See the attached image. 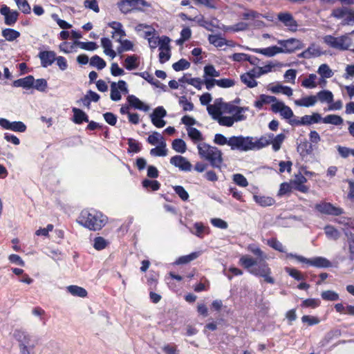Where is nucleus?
Listing matches in <instances>:
<instances>
[{
  "instance_id": "obj_1",
  "label": "nucleus",
  "mask_w": 354,
  "mask_h": 354,
  "mask_svg": "<svg viewBox=\"0 0 354 354\" xmlns=\"http://www.w3.org/2000/svg\"><path fill=\"white\" fill-rule=\"evenodd\" d=\"M239 263L251 274L263 278L265 282L270 284L275 283L274 279L271 275V268L266 261L263 260L257 261L249 255H243L239 259Z\"/></svg>"
},
{
  "instance_id": "obj_2",
  "label": "nucleus",
  "mask_w": 354,
  "mask_h": 354,
  "mask_svg": "<svg viewBox=\"0 0 354 354\" xmlns=\"http://www.w3.org/2000/svg\"><path fill=\"white\" fill-rule=\"evenodd\" d=\"M77 223L92 231L101 230L106 224V217L102 212L94 209H84L81 211Z\"/></svg>"
},
{
  "instance_id": "obj_3",
  "label": "nucleus",
  "mask_w": 354,
  "mask_h": 354,
  "mask_svg": "<svg viewBox=\"0 0 354 354\" xmlns=\"http://www.w3.org/2000/svg\"><path fill=\"white\" fill-rule=\"evenodd\" d=\"M199 156L207 160L214 168L221 169L223 162V153L216 147H213L206 142L199 143L197 145Z\"/></svg>"
},
{
  "instance_id": "obj_4",
  "label": "nucleus",
  "mask_w": 354,
  "mask_h": 354,
  "mask_svg": "<svg viewBox=\"0 0 354 354\" xmlns=\"http://www.w3.org/2000/svg\"><path fill=\"white\" fill-rule=\"evenodd\" d=\"M272 138H273V133H272L263 135L256 140H254V138L250 136H243L242 151L261 149L270 145Z\"/></svg>"
},
{
  "instance_id": "obj_5",
  "label": "nucleus",
  "mask_w": 354,
  "mask_h": 354,
  "mask_svg": "<svg viewBox=\"0 0 354 354\" xmlns=\"http://www.w3.org/2000/svg\"><path fill=\"white\" fill-rule=\"evenodd\" d=\"M243 136H231L228 139L221 133H216L214 136V142L218 145H227L231 150H238L242 151Z\"/></svg>"
},
{
  "instance_id": "obj_6",
  "label": "nucleus",
  "mask_w": 354,
  "mask_h": 354,
  "mask_svg": "<svg viewBox=\"0 0 354 354\" xmlns=\"http://www.w3.org/2000/svg\"><path fill=\"white\" fill-rule=\"evenodd\" d=\"M286 257L295 259L299 262L305 263L309 266L316 268H329L331 266V263L327 259L322 257H317L313 259H307L303 256L293 254L292 253L287 254Z\"/></svg>"
},
{
  "instance_id": "obj_7",
  "label": "nucleus",
  "mask_w": 354,
  "mask_h": 354,
  "mask_svg": "<svg viewBox=\"0 0 354 354\" xmlns=\"http://www.w3.org/2000/svg\"><path fill=\"white\" fill-rule=\"evenodd\" d=\"M117 6L120 11L126 15L133 10H142L148 3L145 0H120Z\"/></svg>"
},
{
  "instance_id": "obj_8",
  "label": "nucleus",
  "mask_w": 354,
  "mask_h": 354,
  "mask_svg": "<svg viewBox=\"0 0 354 354\" xmlns=\"http://www.w3.org/2000/svg\"><path fill=\"white\" fill-rule=\"evenodd\" d=\"M315 209L319 213L328 216H338L344 213V209L331 203L322 201L315 205Z\"/></svg>"
},
{
  "instance_id": "obj_9",
  "label": "nucleus",
  "mask_w": 354,
  "mask_h": 354,
  "mask_svg": "<svg viewBox=\"0 0 354 354\" xmlns=\"http://www.w3.org/2000/svg\"><path fill=\"white\" fill-rule=\"evenodd\" d=\"M277 43L280 45L279 47L282 50V53H291L304 47V43L295 38L281 39Z\"/></svg>"
},
{
  "instance_id": "obj_10",
  "label": "nucleus",
  "mask_w": 354,
  "mask_h": 354,
  "mask_svg": "<svg viewBox=\"0 0 354 354\" xmlns=\"http://www.w3.org/2000/svg\"><path fill=\"white\" fill-rule=\"evenodd\" d=\"M47 85V82L44 78L35 80L32 75L24 77V88L26 89L35 88L39 91H44Z\"/></svg>"
},
{
  "instance_id": "obj_11",
  "label": "nucleus",
  "mask_w": 354,
  "mask_h": 354,
  "mask_svg": "<svg viewBox=\"0 0 354 354\" xmlns=\"http://www.w3.org/2000/svg\"><path fill=\"white\" fill-rule=\"evenodd\" d=\"M347 37L346 36H341L335 37L333 35H326L324 37V41L330 47L339 50L348 49V45L345 43Z\"/></svg>"
},
{
  "instance_id": "obj_12",
  "label": "nucleus",
  "mask_w": 354,
  "mask_h": 354,
  "mask_svg": "<svg viewBox=\"0 0 354 354\" xmlns=\"http://www.w3.org/2000/svg\"><path fill=\"white\" fill-rule=\"evenodd\" d=\"M290 182L292 186L293 189L304 194L308 192L309 187L305 185V183L307 182V178L300 172L298 174H296L295 179L291 180Z\"/></svg>"
},
{
  "instance_id": "obj_13",
  "label": "nucleus",
  "mask_w": 354,
  "mask_h": 354,
  "mask_svg": "<svg viewBox=\"0 0 354 354\" xmlns=\"http://www.w3.org/2000/svg\"><path fill=\"white\" fill-rule=\"evenodd\" d=\"M170 163L184 171H190L192 168L190 162L188 161L186 158L180 155H176L171 157L170 158Z\"/></svg>"
},
{
  "instance_id": "obj_14",
  "label": "nucleus",
  "mask_w": 354,
  "mask_h": 354,
  "mask_svg": "<svg viewBox=\"0 0 354 354\" xmlns=\"http://www.w3.org/2000/svg\"><path fill=\"white\" fill-rule=\"evenodd\" d=\"M277 19L282 22L285 26L288 27L290 30L293 32L297 30L298 24L290 13L280 12L277 15Z\"/></svg>"
},
{
  "instance_id": "obj_15",
  "label": "nucleus",
  "mask_w": 354,
  "mask_h": 354,
  "mask_svg": "<svg viewBox=\"0 0 354 354\" xmlns=\"http://www.w3.org/2000/svg\"><path fill=\"white\" fill-rule=\"evenodd\" d=\"M38 57L41 66L47 68L55 62L56 53L53 50H42L39 53Z\"/></svg>"
},
{
  "instance_id": "obj_16",
  "label": "nucleus",
  "mask_w": 354,
  "mask_h": 354,
  "mask_svg": "<svg viewBox=\"0 0 354 354\" xmlns=\"http://www.w3.org/2000/svg\"><path fill=\"white\" fill-rule=\"evenodd\" d=\"M0 13L5 17V23L7 25L13 24L17 19L18 12L12 11L6 5H2Z\"/></svg>"
},
{
  "instance_id": "obj_17",
  "label": "nucleus",
  "mask_w": 354,
  "mask_h": 354,
  "mask_svg": "<svg viewBox=\"0 0 354 354\" xmlns=\"http://www.w3.org/2000/svg\"><path fill=\"white\" fill-rule=\"evenodd\" d=\"M254 72L255 68H253L249 72L245 73L241 75V82L248 88H254L258 84V82L255 80V78L259 77V76H257V75L252 73Z\"/></svg>"
},
{
  "instance_id": "obj_18",
  "label": "nucleus",
  "mask_w": 354,
  "mask_h": 354,
  "mask_svg": "<svg viewBox=\"0 0 354 354\" xmlns=\"http://www.w3.org/2000/svg\"><path fill=\"white\" fill-rule=\"evenodd\" d=\"M38 344V339L29 335L24 336V354H35V347Z\"/></svg>"
},
{
  "instance_id": "obj_19",
  "label": "nucleus",
  "mask_w": 354,
  "mask_h": 354,
  "mask_svg": "<svg viewBox=\"0 0 354 354\" xmlns=\"http://www.w3.org/2000/svg\"><path fill=\"white\" fill-rule=\"evenodd\" d=\"M297 150L303 158L311 154L313 151V147L312 143L307 140L301 141L297 147Z\"/></svg>"
},
{
  "instance_id": "obj_20",
  "label": "nucleus",
  "mask_w": 354,
  "mask_h": 354,
  "mask_svg": "<svg viewBox=\"0 0 354 354\" xmlns=\"http://www.w3.org/2000/svg\"><path fill=\"white\" fill-rule=\"evenodd\" d=\"M73 113V122L77 124H81L84 122H88V116L86 113L80 109L73 107L72 109Z\"/></svg>"
},
{
  "instance_id": "obj_21",
  "label": "nucleus",
  "mask_w": 354,
  "mask_h": 354,
  "mask_svg": "<svg viewBox=\"0 0 354 354\" xmlns=\"http://www.w3.org/2000/svg\"><path fill=\"white\" fill-rule=\"evenodd\" d=\"M127 102L129 105L136 109L148 111L149 109V106L145 104H144L141 100H140L136 96L133 95H130L127 98Z\"/></svg>"
},
{
  "instance_id": "obj_22",
  "label": "nucleus",
  "mask_w": 354,
  "mask_h": 354,
  "mask_svg": "<svg viewBox=\"0 0 354 354\" xmlns=\"http://www.w3.org/2000/svg\"><path fill=\"white\" fill-rule=\"evenodd\" d=\"M252 50L268 57H272L278 53H282V50L279 46H272L265 48H255Z\"/></svg>"
},
{
  "instance_id": "obj_23",
  "label": "nucleus",
  "mask_w": 354,
  "mask_h": 354,
  "mask_svg": "<svg viewBox=\"0 0 354 354\" xmlns=\"http://www.w3.org/2000/svg\"><path fill=\"white\" fill-rule=\"evenodd\" d=\"M276 101L277 97L274 96L261 94L259 95V99L254 102V106L258 109H261L264 104L273 103Z\"/></svg>"
},
{
  "instance_id": "obj_24",
  "label": "nucleus",
  "mask_w": 354,
  "mask_h": 354,
  "mask_svg": "<svg viewBox=\"0 0 354 354\" xmlns=\"http://www.w3.org/2000/svg\"><path fill=\"white\" fill-rule=\"evenodd\" d=\"M317 102V97L310 95L296 100L295 104L299 106L310 107L314 106Z\"/></svg>"
},
{
  "instance_id": "obj_25",
  "label": "nucleus",
  "mask_w": 354,
  "mask_h": 354,
  "mask_svg": "<svg viewBox=\"0 0 354 354\" xmlns=\"http://www.w3.org/2000/svg\"><path fill=\"white\" fill-rule=\"evenodd\" d=\"M225 108L227 110L229 113H232L235 111V113L232 117L234 118V122L243 120L245 117L241 114L243 112V108L239 106H236L234 105H229L227 104H225Z\"/></svg>"
},
{
  "instance_id": "obj_26",
  "label": "nucleus",
  "mask_w": 354,
  "mask_h": 354,
  "mask_svg": "<svg viewBox=\"0 0 354 354\" xmlns=\"http://www.w3.org/2000/svg\"><path fill=\"white\" fill-rule=\"evenodd\" d=\"M66 288L67 291L75 297L85 298L88 295L87 290L85 288L78 286L71 285L68 286Z\"/></svg>"
},
{
  "instance_id": "obj_27",
  "label": "nucleus",
  "mask_w": 354,
  "mask_h": 354,
  "mask_svg": "<svg viewBox=\"0 0 354 354\" xmlns=\"http://www.w3.org/2000/svg\"><path fill=\"white\" fill-rule=\"evenodd\" d=\"M101 45L104 48V53L112 59L116 56V53L112 49V43L109 38L101 39Z\"/></svg>"
},
{
  "instance_id": "obj_28",
  "label": "nucleus",
  "mask_w": 354,
  "mask_h": 354,
  "mask_svg": "<svg viewBox=\"0 0 354 354\" xmlns=\"http://www.w3.org/2000/svg\"><path fill=\"white\" fill-rule=\"evenodd\" d=\"M269 90L273 93H281L288 97L292 95V89L288 86H283L281 84H277L269 88Z\"/></svg>"
},
{
  "instance_id": "obj_29",
  "label": "nucleus",
  "mask_w": 354,
  "mask_h": 354,
  "mask_svg": "<svg viewBox=\"0 0 354 354\" xmlns=\"http://www.w3.org/2000/svg\"><path fill=\"white\" fill-rule=\"evenodd\" d=\"M187 134L189 138L194 143H197L198 142H201L204 140V138L201 133V132L195 127H188L187 129Z\"/></svg>"
},
{
  "instance_id": "obj_30",
  "label": "nucleus",
  "mask_w": 354,
  "mask_h": 354,
  "mask_svg": "<svg viewBox=\"0 0 354 354\" xmlns=\"http://www.w3.org/2000/svg\"><path fill=\"white\" fill-rule=\"evenodd\" d=\"M334 308L337 313L354 316V306L347 305L344 306L342 303L335 304Z\"/></svg>"
},
{
  "instance_id": "obj_31",
  "label": "nucleus",
  "mask_w": 354,
  "mask_h": 354,
  "mask_svg": "<svg viewBox=\"0 0 354 354\" xmlns=\"http://www.w3.org/2000/svg\"><path fill=\"white\" fill-rule=\"evenodd\" d=\"M254 199L257 203L262 207L271 206L275 203V200L270 196L254 195Z\"/></svg>"
},
{
  "instance_id": "obj_32",
  "label": "nucleus",
  "mask_w": 354,
  "mask_h": 354,
  "mask_svg": "<svg viewBox=\"0 0 354 354\" xmlns=\"http://www.w3.org/2000/svg\"><path fill=\"white\" fill-rule=\"evenodd\" d=\"M194 227L196 231H192V233L200 239H203L205 234H209V227H205L201 222L195 223Z\"/></svg>"
},
{
  "instance_id": "obj_33",
  "label": "nucleus",
  "mask_w": 354,
  "mask_h": 354,
  "mask_svg": "<svg viewBox=\"0 0 354 354\" xmlns=\"http://www.w3.org/2000/svg\"><path fill=\"white\" fill-rule=\"evenodd\" d=\"M208 41L216 48L222 47L227 44V40L220 35H209L208 36Z\"/></svg>"
},
{
  "instance_id": "obj_34",
  "label": "nucleus",
  "mask_w": 354,
  "mask_h": 354,
  "mask_svg": "<svg viewBox=\"0 0 354 354\" xmlns=\"http://www.w3.org/2000/svg\"><path fill=\"white\" fill-rule=\"evenodd\" d=\"M159 50H160L159 53V62L161 64H164L167 62L171 57L170 53V47H165L164 44H160L159 46Z\"/></svg>"
},
{
  "instance_id": "obj_35",
  "label": "nucleus",
  "mask_w": 354,
  "mask_h": 354,
  "mask_svg": "<svg viewBox=\"0 0 354 354\" xmlns=\"http://www.w3.org/2000/svg\"><path fill=\"white\" fill-rule=\"evenodd\" d=\"M150 154L154 156H165L167 154L166 143L164 140L160 142V145L150 150Z\"/></svg>"
},
{
  "instance_id": "obj_36",
  "label": "nucleus",
  "mask_w": 354,
  "mask_h": 354,
  "mask_svg": "<svg viewBox=\"0 0 354 354\" xmlns=\"http://www.w3.org/2000/svg\"><path fill=\"white\" fill-rule=\"evenodd\" d=\"M138 57L136 55L128 56L124 60V66L129 70L131 71L138 66Z\"/></svg>"
},
{
  "instance_id": "obj_37",
  "label": "nucleus",
  "mask_w": 354,
  "mask_h": 354,
  "mask_svg": "<svg viewBox=\"0 0 354 354\" xmlns=\"http://www.w3.org/2000/svg\"><path fill=\"white\" fill-rule=\"evenodd\" d=\"M343 121L341 116L334 114L328 115L322 118V122L334 125H341Z\"/></svg>"
},
{
  "instance_id": "obj_38",
  "label": "nucleus",
  "mask_w": 354,
  "mask_h": 354,
  "mask_svg": "<svg viewBox=\"0 0 354 354\" xmlns=\"http://www.w3.org/2000/svg\"><path fill=\"white\" fill-rule=\"evenodd\" d=\"M286 138V136L283 133H279L274 136L273 135V138H272V141L270 142V144L272 145V149L274 151H278Z\"/></svg>"
},
{
  "instance_id": "obj_39",
  "label": "nucleus",
  "mask_w": 354,
  "mask_h": 354,
  "mask_svg": "<svg viewBox=\"0 0 354 354\" xmlns=\"http://www.w3.org/2000/svg\"><path fill=\"white\" fill-rule=\"evenodd\" d=\"M171 146L172 149L178 153H183L187 150V145L185 142L180 138L174 140Z\"/></svg>"
},
{
  "instance_id": "obj_40",
  "label": "nucleus",
  "mask_w": 354,
  "mask_h": 354,
  "mask_svg": "<svg viewBox=\"0 0 354 354\" xmlns=\"http://www.w3.org/2000/svg\"><path fill=\"white\" fill-rule=\"evenodd\" d=\"M142 185L147 190L157 191L160 187V183L156 180L145 179L142 181Z\"/></svg>"
},
{
  "instance_id": "obj_41",
  "label": "nucleus",
  "mask_w": 354,
  "mask_h": 354,
  "mask_svg": "<svg viewBox=\"0 0 354 354\" xmlns=\"http://www.w3.org/2000/svg\"><path fill=\"white\" fill-rule=\"evenodd\" d=\"M289 123L292 126H301V125H310L311 121L310 115H306L299 119L297 117H295L292 120H289Z\"/></svg>"
},
{
  "instance_id": "obj_42",
  "label": "nucleus",
  "mask_w": 354,
  "mask_h": 354,
  "mask_svg": "<svg viewBox=\"0 0 354 354\" xmlns=\"http://www.w3.org/2000/svg\"><path fill=\"white\" fill-rule=\"evenodd\" d=\"M200 255L199 252H194L190 253L189 254L181 256L176 260L177 264H186L196 259H197Z\"/></svg>"
},
{
  "instance_id": "obj_43",
  "label": "nucleus",
  "mask_w": 354,
  "mask_h": 354,
  "mask_svg": "<svg viewBox=\"0 0 354 354\" xmlns=\"http://www.w3.org/2000/svg\"><path fill=\"white\" fill-rule=\"evenodd\" d=\"M317 100L322 102H326L330 103L333 100V95L331 91L328 90H323L317 93Z\"/></svg>"
},
{
  "instance_id": "obj_44",
  "label": "nucleus",
  "mask_w": 354,
  "mask_h": 354,
  "mask_svg": "<svg viewBox=\"0 0 354 354\" xmlns=\"http://www.w3.org/2000/svg\"><path fill=\"white\" fill-rule=\"evenodd\" d=\"M317 75L315 74H310L307 78H305L301 82V86L307 88H314L317 86L315 82Z\"/></svg>"
},
{
  "instance_id": "obj_45",
  "label": "nucleus",
  "mask_w": 354,
  "mask_h": 354,
  "mask_svg": "<svg viewBox=\"0 0 354 354\" xmlns=\"http://www.w3.org/2000/svg\"><path fill=\"white\" fill-rule=\"evenodd\" d=\"M120 45L118 47L117 50L119 53L124 51L132 50L133 48V44L132 41L128 39H118V40Z\"/></svg>"
},
{
  "instance_id": "obj_46",
  "label": "nucleus",
  "mask_w": 354,
  "mask_h": 354,
  "mask_svg": "<svg viewBox=\"0 0 354 354\" xmlns=\"http://www.w3.org/2000/svg\"><path fill=\"white\" fill-rule=\"evenodd\" d=\"M90 65L96 67L97 70H102L105 68L106 64L102 57L95 55L91 58Z\"/></svg>"
},
{
  "instance_id": "obj_47",
  "label": "nucleus",
  "mask_w": 354,
  "mask_h": 354,
  "mask_svg": "<svg viewBox=\"0 0 354 354\" xmlns=\"http://www.w3.org/2000/svg\"><path fill=\"white\" fill-rule=\"evenodd\" d=\"M324 232L328 238L337 240L339 237V232L334 226L327 225L324 227Z\"/></svg>"
},
{
  "instance_id": "obj_48",
  "label": "nucleus",
  "mask_w": 354,
  "mask_h": 354,
  "mask_svg": "<svg viewBox=\"0 0 354 354\" xmlns=\"http://www.w3.org/2000/svg\"><path fill=\"white\" fill-rule=\"evenodd\" d=\"M207 111L209 115L212 116V118L217 120L218 117H220L222 114L221 112V107L220 104H218L217 103H215L213 105H209L207 106Z\"/></svg>"
},
{
  "instance_id": "obj_49",
  "label": "nucleus",
  "mask_w": 354,
  "mask_h": 354,
  "mask_svg": "<svg viewBox=\"0 0 354 354\" xmlns=\"http://www.w3.org/2000/svg\"><path fill=\"white\" fill-rule=\"evenodd\" d=\"M109 241L102 236H97L93 240V248L96 250H102L109 245Z\"/></svg>"
},
{
  "instance_id": "obj_50",
  "label": "nucleus",
  "mask_w": 354,
  "mask_h": 354,
  "mask_svg": "<svg viewBox=\"0 0 354 354\" xmlns=\"http://www.w3.org/2000/svg\"><path fill=\"white\" fill-rule=\"evenodd\" d=\"M179 104L182 106L183 111H192L194 109V104L188 100L185 95H183L179 98Z\"/></svg>"
},
{
  "instance_id": "obj_51",
  "label": "nucleus",
  "mask_w": 354,
  "mask_h": 354,
  "mask_svg": "<svg viewBox=\"0 0 354 354\" xmlns=\"http://www.w3.org/2000/svg\"><path fill=\"white\" fill-rule=\"evenodd\" d=\"M267 244L270 248L280 252H285L284 246L281 242H279L277 238L272 237L267 241Z\"/></svg>"
},
{
  "instance_id": "obj_52",
  "label": "nucleus",
  "mask_w": 354,
  "mask_h": 354,
  "mask_svg": "<svg viewBox=\"0 0 354 354\" xmlns=\"http://www.w3.org/2000/svg\"><path fill=\"white\" fill-rule=\"evenodd\" d=\"M129 153H138L141 151L140 143L133 138H128Z\"/></svg>"
},
{
  "instance_id": "obj_53",
  "label": "nucleus",
  "mask_w": 354,
  "mask_h": 354,
  "mask_svg": "<svg viewBox=\"0 0 354 354\" xmlns=\"http://www.w3.org/2000/svg\"><path fill=\"white\" fill-rule=\"evenodd\" d=\"M321 301L318 299L309 298L304 300L300 304L301 308H315L320 306Z\"/></svg>"
},
{
  "instance_id": "obj_54",
  "label": "nucleus",
  "mask_w": 354,
  "mask_h": 354,
  "mask_svg": "<svg viewBox=\"0 0 354 354\" xmlns=\"http://www.w3.org/2000/svg\"><path fill=\"white\" fill-rule=\"evenodd\" d=\"M323 300L335 301L339 299V295L333 290H325L321 294Z\"/></svg>"
},
{
  "instance_id": "obj_55",
  "label": "nucleus",
  "mask_w": 354,
  "mask_h": 354,
  "mask_svg": "<svg viewBox=\"0 0 354 354\" xmlns=\"http://www.w3.org/2000/svg\"><path fill=\"white\" fill-rule=\"evenodd\" d=\"M190 67V63L185 59H180L178 62H175L172 65V68L176 71H180L187 69Z\"/></svg>"
},
{
  "instance_id": "obj_56",
  "label": "nucleus",
  "mask_w": 354,
  "mask_h": 354,
  "mask_svg": "<svg viewBox=\"0 0 354 354\" xmlns=\"http://www.w3.org/2000/svg\"><path fill=\"white\" fill-rule=\"evenodd\" d=\"M292 186L290 183L284 182L280 185L279 189L277 193L278 196H283L292 192Z\"/></svg>"
},
{
  "instance_id": "obj_57",
  "label": "nucleus",
  "mask_w": 354,
  "mask_h": 354,
  "mask_svg": "<svg viewBox=\"0 0 354 354\" xmlns=\"http://www.w3.org/2000/svg\"><path fill=\"white\" fill-rule=\"evenodd\" d=\"M317 72L323 78H330L333 75L332 70L326 64L319 66Z\"/></svg>"
},
{
  "instance_id": "obj_58",
  "label": "nucleus",
  "mask_w": 354,
  "mask_h": 354,
  "mask_svg": "<svg viewBox=\"0 0 354 354\" xmlns=\"http://www.w3.org/2000/svg\"><path fill=\"white\" fill-rule=\"evenodd\" d=\"M109 26L113 28L115 31L113 32L118 34L120 37L126 36V32L123 29L122 24L118 21H112L109 24Z\"/></svg>"
},
{
  "instance_id": "obj_59",
  "label": "nucleus",
  "mask_w": 354,
  "mask_h": 354,
  "mask_svg": "<svg viewBox=\"0 0 354 354\" xmlns=\"http://www.w3.org/2000/svg\"><path fill=\"white\" fill-rule=\"evenodd\" d=\"M192 37V30L189 27L183 28L180 32V37L177 40L178 44H183Z\"/></svg>"
},
{
  "instance_id": "obj_60",
  "label": "nucleus",
  "mask_w": 354,
  "mask_h": 354,
  "mask_svg": "<svg viewBox=\"0 0 354 354\" xmlns=\"http://www.w3.org/2000/svg\"><path fill=\"white\" fill-rule=\"evenodd\" d=\"M3 36L8 41H13L20 36V33L12 29H5L2 32Z\"/></svg>"
},
{
  "instance_id": "obj_61",
  "label": "nucleus",
  "mask_w": 354,
  "mask_h": 354,
  "mask_svg": "<svg viewBox=\"0 0 354 354\" xmlns=\"http://www.w3.org/2000/svg\"><path fill=\"white\" fill-rule=\"evenodd\" d=\"M204 75L216 77L220 76V72L216 71L213 65L208 64L204 67Z\"/></svg>"
},
{
  "instance_id": "obj_62",
  "label": "nucleus",
  "mask_w": 354,
  "mask_h": 354,
  "mask_svg": "<svg viewBox=\"0 0 354 354\" xmlns=\"http://www.w3.org/2000/svg\"><path fill=\"white\" fill-rule=\"evenodd\" d=\"M174 190L176 194L183 201H187L189 198V194L185 189L180 185H176L174 187Z\"/></svg>"
},
{
  "instance_id": "obj_63",
  "label": "nucleus",
  "mask_w": 354,
  "mask_h": 354,
  "mask_svg": "<svg viewBox=\"0 0 354 354\" xmlns=\"http://www.w3.org/2000/svg\"><path fill=\"white\" fill-rule=\"evenodd\" d=\"M285 271L292 278H294L297 281H301L304 279V276L302 275L301 272L295 269L292 268L286 267L285 268Z\"/></svg>"
},
{
  "instance_id": "obj_64",
  "label": "nucleus",
  "mask_w": 354,
  "mask_h": 354,
  "mask_svg": "<svg viewBox=\"0 0 354 354\" xmlns=\"http://www.w3.org/2000/svg\"><path fill=\"white\" fill-rule=\"evenodd\" d=\"M348 8L347 7H339L333 10L331 16L336 19H345V16L347 12Z\"/></svg>"
}]
</instances>
